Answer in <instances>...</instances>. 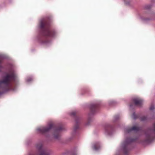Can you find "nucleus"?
I'll use <instances>...</instances> for the list:
<instances>
[{"instance_id":"f257e3e1","label":"nucleus","mask_w":155,"mask_h":155,"mask_svg":"<svg viewBox=\"0 0 155 155\" xmlns=\"http://www.w3.org/2000/svg\"><path fill=\"white\" fill-rule=\"evenodd\" d=\"M50 26L48 20L43 19L40 22L39 26L41 29V37L39 40L43 44H46L49 42L48 37H53L55 35L54 31L50 29Z\"/></svg>"},{"instance_id":"f03ea898","label":"nucleus","mask_w":155,"mask_h":155,"mask_svg":"<svg viewBox=\"0 0 155 155\" xmlns=\"http://www.w3.org/2000/svg\"><path fill=\"white\" fill-rule=\"evenodd\" d=\"M16 75L14 71H11L4 76L2 80H0V95L2 90L8 91L11 90L12 82L16 79Z\"/></svg>"},{"instance_id":"7ed1b4c3","label":"nucleus","mask_w":155,"mask_h":155,"mask_svg":"<svg viewBox=\"0 0 155 155\" xmlns=\"http://www.w3.org/2000/svg\"><path fill=\"white\" fill-rule=\"evenodd\" d=\"M145 135V142H150L153 139L155 135V123L153 124L152 130H148L146 132Z\"/></svg>"},{"instance_id":"20e7f679","label":"nucleus","mask_w":155,"mask_h":155,"mask_svg":"<svg viewBox=\"0 0 155 155\" xmlns=\"http://www.w3.org/2000/svg\"><path fill=\"white\" fill-rule=\"evenodd\" d=\"M54 124L51 123L49 124L47 126L42 127L38 128L37 130L40 133L45 134L54 128Z\"/></svg>"},{"instance_id":"39448f33","label":"nucleus","mask_w":155,"mask_h":155,"mask_svg":"<svg viewBox=\"0 0 155 155\" xmlns=\"http://www.w3.org/2000/svg\"><path fill=\"white\" fill-rule=\"evenodd\" d=\"M135 139L130 138H127L126 141V144L123 146V152L124 154H127L128 153L129 149L128 147V144L131 142L135 141Z\"/></svg>"},{"instance_id":"423d86ee","label":"nucleus","mask_w":155,"mask_h":155,"mask_svg":"<svg viewBox=\"0 0 155 155\" xmlns=\"http://www.w3.org/2000/svg\"><path fill=\"white\" fill-rule=\"evenodd\" d=\"M37 148L38 150V153L37 154H30L29 155H49L48 153L42 148V144L40 143L37 144Z\"/></svg>"},{"instance_id":"0eeeda50","label":"nucleus","mask_w":155,"mask_h":155,"mask_svg":"<svg viewBox=\"0 0 155 155\" xmlns=\"http://www.w3.org/2000/svg\"><path fill=\"white\" fill-rule=\"evenodd\" d=\"M133 102L135 105L140 106L142 104L143 101L139 98H134L133 99Z\"/></svg>"},{"instance_id":"6e6552de","label":"nucleus","mask_w":155,"mask_h":155,"mask_svg":"<svg viewBox=\"0 0 155 155\" xmlns=\"http://www.w3.org/2000/svg\"><path fill=\"white\" fill-rule=\"evenodd\" d=\"M98 105L96 104H93L91 105L90 110L92 114H94L98 108Z\"/></svg>"},{"instance_id":"1a4fd4ad","label":"nucleus","mask_w":155,"mask_h":155,"mask_svg":"<svg viewBox=\"0 0 155 155\" xmlns=\"http://www.w3.org/2000/svg\"><path fill=\"white\" fill-rule=\"evenodd\" d=\"M62 130V127L61 126L58 127L55 129V133L54 135L55 138H58L59 136V132Z\"/></svg>"},{"instance_id":"9d476101","label":"nucleus","mask_w":155,"mask_h":155,"mask_svg":"<svg viewBox=\"0 0 155 155\" xmlns=\"http://www.w3.org/2000/svg\"><path fill=\"white\" fill-rule=\"evenodd\" d=\"M140 130V128L139 127H136V126H133V127H132L131 128L127 129V133H129L130 131H133V130H134V131H138Z\"/></svg>"},{"instance_id":"9b49d317","label":"nucleus","mask_w":155,"mask_h":155,"mask_svg":"<svg viewBox=\"0 0 155 155\" xmlns=\"http://www.w3.org/2000/svg\"><path fill=\"white\" fill-rule=\"evenodd\" d=\"M75 120L76 122V124L74 126V131H75L77 129H78L79 127V124H78V123H79V121H78V117H76L75 118Z\"/></svg>"},{"instance_id":"f8f14e48","label":"nucleus","mask_w":155,"mask_h":155,"mask_svg":"<svg viewBox=\"0 0 155 155\" xmlns=\"http://www.w3.org/2000/svg\"><path fill=\"white\" fill-rule=\"evenodd\" d=\"M100 147V143L99 142L95 143L93 146V148L95 150H97Z\"/></svg>"},{"instance_id":"ddd939ff","label":"nucleus","mask_w":155,"mask_h":155,"mask_svg":"<svg viewBox=\"0 0 155 155\" xmlns=\"http://www.w3.org/2000/svg\"><path fill=\"white\" fill-rule=\"evenodd\" d=\"M112 127L111 126L109 125L107 126V127H106L105 128V130L106 132H107V133H109V130H111L112 129Z\"/></svg>"},{"instance_id":"4468645a","label":"nucleus","mask_w":155,"mask_h":155,"mask_svg":"<svg viewBox=\"0 0 155 155\" xmlns=\"http://www.w3.org/2000/svg\"><path fill=\"white\" fill-rule=\"evenodd\" d=\"M132 117L134 119H136L139 118L138 115H136L134 113L133 114Z\"/></svg>"},{"instance_id":"2eb2a0df","label":"nucleus","mask_w":155,"mask_h":155,"mask_svg":"<svg viewBox=\"0 0 155 155\" xmlns=\"http://www.w3.org/2000/svg\"><path fill=\"white\" fill-rule=\"evenodd\" d=\"M147 119V117L145 116H143L140 119V120L141 121H144L146 120Z\"/></svg>"},{"instance_id":"dca6fc26","label":"nucleus","mask_w":155,"mask_h":155,"mask_svg":"<svg viewBox=\"0 0 155 155\" xmlns=\"http://www.w3.org/2000/svg\"><path fill=\"white\" fill-rule=\"evenodd\" d=\"M155 108V106L154 105L152 104L150 108V109L151 110H153Z\"/></svg>"},{"instance_id":"f3484780","label":"nucleus","mask_w":155,"mask_h":155,"mask_svg":"<svg viewBox=\"0 0 155 155\" xmlns=\"http://www.w3.org/2000/svg\"><path fill=\"white\" fill-rule=\"evenodd\" d=\"M76 112V111H73L71 113V115L72 116H75Z\"/></svg>"},{"instance_id":"a211bd4d","label":"nucleus","mask_w":155,"mask_h":155,"mask_svg":"<svg viewBox=\"0 0 155 155\" xmlns=\"http://www.w3.org/2000/svg\"><path fill=\"white\" fill-rule=\"evenodd\" d=\"M151 8V6L150 5H148L146 6V8L147 9H149Z\"/></svg>"},{"instance_id":"6ab92c4d","label":"nucleus","mask_w":155,"mask_h":155,"mask_svg":"<svg viewBox=\"0 0 155 155\" xmlns=\"http://www.w3.org/2000/svg\"><path fill=\"white\" fill-rule=\"evenodd\" d=\"M27 81H31V79H28L27 80Z\"/></svg>"},{"instance_id":"aec40b11","label":"nucleus","mask_w":155,"mask_h":155,"mask_svg":"<svg viewBox=\"0 0 155 155\" xmlns=\"http://www.w3.org/2000/svg\"><path fill=\"white\" fill-rule=\"evenodd\" d=\"M130 107H131V108H132V107H133V104H131L130 105Z\"/></svg>"}]
</instances>
